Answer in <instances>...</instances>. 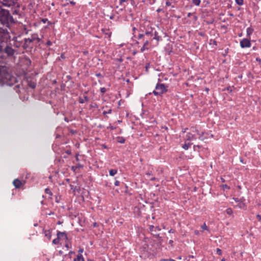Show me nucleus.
<instances>
[{
  "instance_id": "f257e3e1",
  "label": "nucleus",
  "mask_w": 261,
  "mask_h": 261,
  "mask_svg": "<svg viewBox=\"0 0 261 261\" xmlns=\"http://www.w3.org/2000/svg\"><path fill=\"white\" fill-rule=\"evenodd\" d=\"M16 82L15 77L9 73L5 69L0 68V84L11 86Z\"/></svg>"
},
{
  "instance_id": "f03ea898",
  "label": "nucleus",
  "mask_w": 261,
  "mask_h": 261,
  "mask_svg": "<svg viewBox=\"0 0 261 261\" xmlns=\"http://www.w3.org/2000/svg\"><path fill=\"white\" fill-rule=\"evenodd\" d=\"M145 37L147 39H150L151 41L155 40L156 41L155 45H158L159 41L161 40V37L154 29H151L150 31H146L145 35L140 34L139 35L140 39L142 37L145 38Z\"/></svg>"
},
{
  "instance_id": "7ed1b4c3",
  "label": "nucleus",
  "mask_w": 261,
  "mask_h": 261,
  "mask_svg": "<svg viewBox=\"0 0 261 261\" xmlns=\"http://www.w3.org/2000/svg\"><path fill=\"white\" fill-rule=\"evenodd\" d=\"M167 91V87L163 84H157L155 86V90L153 91L154 95H162Z\"/></svg>"
},
{
  "instance_id": "20e7f679",
  "label": "nucleus",
  "mask_w": 261,
  "mask_h": 261,
  "mask_svg": "<svg viewBox=\"0 0 261 261\" xmlns=\"http://www.w3.org/2000/svg\"><path fill=\"white\" fill-rule=\"evenodd\" d=\"M190 130L192 132H195L197 135H199V139L202 141H204L206 139H207L208 138H213V135L212 134H209L208 133H205L203 132H202L201 133H199V131L196 129L194 127H192L190 129Z\"/></svg>"
},
{
  "instance_id": "39448f33",
  "label": "nucleus",
  "mask_w": 261,
  "mask_h": 261,
  "mask_svg": "<svg viewBox=\"0 0 261 261\" xmlns=\"http://www.w3.org/2000/svg\"><path fill=\"white\" fill-rule=\"evenodd\" d=\"M240 46L242 48L250 47L251 43L249 39L244 38L240 41Z\"/></svg>"
},
{
  "instance_id": "423d86ee",
  "label": "nucleus",
  "mask_w": 261,
  "mask_h": 261,
  "mask_svg": "<svg viewBox=\"0 0 261 261\" xmlns=\"http://www.w3.org/2000/svg\"><path fill=\"white\" fill-rule=\"evenodd\" d=\"M35 40H38V41H40V39L38 37L37 35L35 34L32 35L31 38H25L24 41L26 43H30Z\"/></svg>"
},
{
  "instance_id": "0eeeda50",
  "label": "nucleus",
  "mask_w": 261,
  "mask_h": 261,
  "mask_svg": "<svg viewBox=\"0 0 261 261\" xmlns=\"http://www.w3.org/2000/svg\"><path fill=\"white\" fill-rule=\"evenodd\" d=\"M57 236L60 240H67L68 239L67 235L65 232L58 231Z\"/></svg>"
},
{
  "instance_id": "6e6552de",
  "label": "nucleus",
  "mask_w": 261,
  "mask_h": 261,
  "mask_svg": "<svg viewBox=\"0 0 261 261\" xmlns=\"http://www.w3.org/2000/svg\"><path fill=\"white\" fill-rule=\"evenodd\" d=\"M192 133V132L191 131L190 133H188L186 134V140L188 141H192L196 139V138L195 137V134H193Z\"/></svg>"
},
{
  "instance_id": "1a4fd4ad",
  "label": "nucleus",
  "mask_w": 261,
  "mask_h": 261,
  "mask_svg": "<svg viewBox=\"0 0 261 261\" xmlns=\"http://www.w3.org/2000/svg\"><path fill=\"white\" fill-rule=\"evenodd\" d=\"M5 52L8 56H12L14 53V50L11 47L7 46L5 48Z\"/></svg>"
},
{
  "instance_id": "9d476101",
  "label": "nucleus",
  "mask_w": 261,
  "mask_h": 261,
  "mask_svg": "<svg viewBox=\"0 0 261 261\" xmlns=\"http://www.w3.org/2000/svg\"><path fill=\"white\" fill-rule=\"evenodd\" d=\"M13 184L16 188H19L22 185L21 181L18 179H14L13 180Z\"/></svg>"
},
{
  "instance_id": "9b49d317",
  "label": "nucleus",
  "mask_w": 261,
  "mask_h": 261,
  "mask_svg": "<svg viewBox=\"0 0 261 261\" xmlns=\"http://www.w3.org/2000/svg\"><path fill=\"white\" fill-rule=\"evenodd\" d=\"M101 31L102 33L105 35V38L107 36L108 38H110L112 35V32L111 31L107 29H102Z\"/></svg>"
},
{
  "instance_id": "f8f14e48",
  "label": "nucleus",
  "mask_w": 261,
  "mask_h": 261,
  "mask_svg": "<svg viewBox=\"0 0 261 261\" xmlns=\"http://www.w3.org/2000/svg\"><path fill=\"white\" fill-rule=\"evenodd\" d=\"M254 29L252 27H248L246 30V35L247 37H250L252 34Z\"/></svg>"
},
{
  "instance_id": "ddd939ff",
  "label": "nucleus",
  "mask_w": 261,
  "mask_h": 261,
  "mask_svg": "<svg viewBox=\"0 0 261 261\" xmlns=\"http://www.w3.org/2000/svg\"><path fill=\"white\" fill-rule=\"evenodd\" d=\"M43 233L48 240L51 239V234L49 230H44Z\"/></svg>"
},
{
  "instance_id": "4468645a",
  "label": "nucleus",
  "mask_w": 261,
  "mask_h": 261,
  "mask_svg": "<svg viewBox=\"0 0 261 261\" xmlns=\"http://www.w3.org/2000/svg\"><path fill=\"white\" fill-rule=\"evenodd\" d=\"M2 4L5 7H9L11 6V0H3Z\"/></svg>"
},
{
  "instance_id": "2eb2a0df",
  "label": "nucleus",
  "mask_w": 261,
  "mask_h": 261,
  "mask_svg": "<svg viewBox=\"0 0 261 261\" xmlns=\"http://www.w3.org/2000/svg\"><path fill=\"white\" fill-rule=\"evenodd\" d=\"M74 261H85L83 255L81 254H79L77 255V257L74 259Z\"/></svg>"
},
{
  "instance_id": "dca6fc26",
  "label": "nucleus",
  "mask_w": 261,
  "mask_h": 261,
  "mask_svg": "<svg viewBox=\"0 0 261 261\" xmlns=\"http://www.w3.org/2000/svg\"><path fill=\"white\" fill-rule=\"evenodd\" d=\"M192 144L191 143H185L183 145H182V148L185 149V150H188L189 147L191 146Z\"/></svg>"
},
{
  "instance_id": "f3484780",
  "label": "nucleus",
  "mask_w": 261,
  "mask_h": 261,
  "mask_svg": "<svg viewBox=\"0 0 261 261\" xmlns=\"http://www.w3.org/2000/svg\"><path fill=\"white\" fill-rule=\"evenodd\" d=\"M89 100V98L87 96H85L84 97V99L80 98L79 102L81 103H84L85 101H88Z\"/></svg>"
},
{
  "instance_id": "a211bd4d",
  "label": "nucleus",
  "mask_w": 261,
  "mask_h": 261,
  "mask_svg": "<svg viewBox=\"0 0 261 261\" xmlns=\"http://www.w3.org/2000/svg\"><path fill=\"white\" fill-rule=\"evenodd\" d=\"M117 173V170L116 169H111L109 171V174L111 176H113Z\"/></svg>"
},
{
  "instance_id": "6ab92c4d",
  "label": "nucleus",
  "mask_w": 261,
  "mask_h": 261,
  "mask_svg": "<svg viewBox=\"0 0 261 261\" xmlns=\"http://www.w3.org/2000/svg\"><path fill=\"white\" fill-rule=\"evenodd\" d=\"M200 2H201L200 0H193L192 1L193 4L196 6H199Z\"/></svg>"
},
{
  "instance_id": "aec40b11",
  "label": "nucleus",
  "mask_w": 261,
  "mask_h": 261,
  "mask_svg": "<svg viewBox=\"0 0 261 261\" xmlns=\"http://www.w3.org/2000/svg\"><path fill=\"white\" fill-rule=\"evenodd\" d=\"M238 206L239 207V208H243L245 207V204L244 202H241V201H239L238 202Z\"/></svg>"
},
{
  "instance_id": "412c9836",
  "label": "nucleus",
  "mask_w": 261,
  "mask_h": 261,
  "mask_svg": "<svg viewBox=\"0 0 261 261\" xmlns=\"http://www.w3.org/2000/svg\"><path fill=\"white\" fill-rule=\"evenodd\" d=\"M201 228L202 230L210 231L209 228L207 227L205 223L202 225H201Z\"/></svg>"
},
{
  "instance_id": "4be33fe9",
  "label": "nucleus",
  "mask_w": 261,
  "mask_h": 261,
  "mask_svg": "<svg viewBox=\"0 0 261 261\" xmlns=\"http://www.w3.org/2000/svg\"><path fill=\"white\" fill-rule=\"evenodd\" d=\"M59 242H60V239H59V238L57 237V239L53 240V243L54 244H58L59 243Z\"/></svg>"
},
{
  "instance_id": "5701e85b",
  "label": "nucleus",
  "mask_w": 261,
  "mask_h": 261,
  "mask_svg": "<svg viewBox=\"0 0 261 261\" xmlns=\"http://www.w3.org/2000/svg\"><path fill=\"white\" fill-rule=\"evenodd\" d=\"M235 1L236 3L240 6H241L243 4V0H235Z\"/></svg>"
},
{
  "instance_id": "b1692460",
  "label": "nucleus",
  "mask_w": 261,
  "mask_h": 261,
  "mask_svg": "<svg viewBox=\"0 0 261 261\" xmlns=\"http://www.w3.org/2000/svg\"><path fill=\"white\" fill-rule=\"evenodd\" d=\"M125 140L123 138L119 137L118 141L120 143H124L125 142Z\"/></svg>"
},
{
  "instance_id": "393cba45",
  "label": "nucleus",
  "mask_w": 261,
  "mask_h": 261,
  "mask_svg": "<svg viewBox=\"0 0 261 261\" xmlns=\"http://www.w3.org/2000/svg\"><path fill=\"white\" fill-rule=\"evenodd\" d=\"M45 192L46 194H49L50 196H52L53 194L50 190L48 188H46L45 190Z\"/></svg>"
},
{
  "instance_id": "a878e982",
  "label": "nucleus",
  "mask_w": 261,
  "mask_h": 261,
  "mask_svg": "<svg viewBox=\"0 0 261 261\" xmlns=\"http://www.w3.org/2000/svg\"><path fill=\"white\" fill-rule=\"evenodd\" d=\"M226 213H227V214H228L229 215H232V213H233L232 210L231 208H227L226 210Z\"/></svg>"
},
{
  "instance_id": "bb28decb",
  "label": "nucleus",
  "mask_w": 261,
  "mask_h": 261,
  "mask_svg": "<svg viewBox=\"0 0 261 261\" xmlns=\"http://www.w3.org/2000/svg\"><path fill=\"white\" fill-rule=\"evenodd\" d=\"M148 48L146 46H144L143 45L142 47L141 48V52L143 53L145 50H147Z\"/></svg>"
},
{
  "instance_id": "cd10ccee",
  "label": "nucleus",
  "mask_w": 261,
  "mask_h": 261,
  "mask_svg": "<svg viewBox=\"0 0 261 261\" xmlns=\"http://www.w3.org/2000/svg\"><path fill=\"white\" fill-rule=\"evenodd\" d=\"M149 44V40L148 39L146 38V40L143 43L144 46H147Z\"/></svg>"
},
{
  "instance_id": "c85d7f7f",
  "label": "nucleus",
  "mask_w": 261,
  "mask_h": 261,
  "mask_svg": "<svg viewBox=\"0 0 261 261\" xmlns=\"http://www.w3.org/2000/svg\"><path fill=\"white\" fill-rule=\"evenodd\" d=\"M216 252L217 253L219 254V255H221L222 254V251L219 248H217L216 249Z\"/></svg>"
},
{
  "instance_id": "c756f323",
  "label": "nucleus",
  "mask_w": 261,
  "mask_h": 261,
  "mask_svg": "<svg viewBox=\"0 0 261 261\" xmlns=\"http://www.w3.org/2000/svg\"><path fill=\"white\" fill-rule=\"evenodd\" d=\"M162 261H175L174 259H171V258H166V259H162Z\"/></svg>"
},
{
  "instance_id": "7c9ffc66",
  "label": "nucleus",
  "mask_w": 261,
  "mask_h": 261,
  "mask_svg": "<svg viewBox=\"0 0 261 261\" xmlns=\"http://www.w3.org/2000/svg\"><path fill=\"white\" fill-rule=\"evenodd\" d=\"M106 91V89L104 87L100 88V92L101 93H105Z\"/></svg>"
},
{
  "instance_id": "2f4dec72",
  "label": "nucleus",
  "mask_w": 261,
  "mask_h": 261,
  "mask_svg": "<svg viewBox=\"0 0 261 261\" xmlns=\"http://www.w3.org/2000/svg\"><path fill=\"white\" fill-rule=\"evenodd\" d=\"M120 182L118 180H116L114 182V185L116 186H118L119 185Z\"/></svg>"
},
{
  "instance_id": "473e14b6",
  "label": "nucleus",
  "mask_w": 261,
  "mask_h": 261,
  "mask_svg": "<svg viewBox=\"0 0 261 261\" xmlns=\"http://www.w3.org/2000/svg\"><path fill=\"white\" fill-rule=\"evenodd\" d=\"M166 5L167 6H170L171 5V3L169 1H167L166 2Z\"/></svg>"
},
{
  "instance_id": "72a5a7b5",
  "label": "nucleus",
  "mask_w": 261,
  "mask_h": 261,
  "mask_svg": "<svg viewBox=\"0 0 261 261\" xmlns=\"http://www.w3.org/2000/svg\"><path fill=\"white\" fill-rule=\"evenodd\" d=\"M61 59H65V55H64V54H62L61 55V56H60V58H59V60H60V59H61Z\"/></svg>"
},
{
  "instance_id": "f704fd0d",
  "label": "nucleus",
  "mask_w": 261,
  "mask_h": 261,
  "mask_svg": "<svg viewBox=\"0 0 261 261\" xmlns=\"http://www.w3.org/2000/svg\"><path fill=\"white\" fill-rule=\"evenodd\" d=\"M194 233H195V234L196 235H197V236H198V235H199V231H198V230H195L194 231Z\"/></svg>"
},
{
  "instance_id": "c9c22d12",
  "label": "nucleus",
  "mask_w": 261,
  "mask_h": 261,
  "mask_svg": "<svg viewBox=\"0 0 261 261\" xmlns=\"http://www.w3.org/2000/svg\"><path fill=\"white\" fill-rule=\"evenodd\" d=\"M111 110H109L107 112H103V114H110L111 113Z\"/></svg>"
},
{
  "instance_id": "e433bc0d",
  "label": "nucleus",
  "mask_w": 261,
  "mask_h": 261,
  "mask_svg": "<svg viewBox=\"0 0 261 261\" xmlns=\"http://www.w3.org/2000/svg\"><path fill=\"white\" fill-rule=\"evenodd\" d=\"M256 61L257 62H259L260 63H261V58H256Z\"/></svg>"
},
{
  "instance_id": "4c0bfd02",
  "label": "nucleus",
  "mask_w": 261,
  "mask_h": 261,
  "mask_svg": "<svg viewBox=\"0 0 261 261\" xmlns=\"http://www.w3.org/2000/svg\"><path fill=\"white\" fill-rule=\"evenodd\" d=\"M77 167V168H83V165H82L81 164H78L76 166Z\"/></svg>"
},
{
  "instance_id": "58836bf2",
  "label": "nucleus",
  "mask_w": 261,
  "mask_h": 261,
  "mask_svg": "<svg viewBox=\"0 0 261 261\" xmlns=\"http://www.w3.org/2000/svg\"><path fill=\"white\" fill-rule=\"evenodd\" d=\"M169 233H174V230L172 229H170L169 230Z\"/></svg>"
},
{
  "instance_id": "ea45409f",
  "label": "nucleus",
  "mask_w": 261,
  "mask_h": 261,
  "mask_svg": "<svg viewBox=\"0 0 261 261\" xmlns=\"http://www.w3.org/2000/svg\"><path fill=\"white\" fill-rule=\"evenodd\" d=\"M47 45H50L51 44V42L50 41H48L46 43Z\"/></svg>"
},
{
  "instance_id": "a19ab883",
  "label": "nucleus",
  "mask_w": 261,
  "mask_h": 261,
  "mask_svg": "<svg viewBox=\"0 0 261 261\" xmlns=\"http://www.w3.org/2000/svg\"><path fill=\"white\" fill-rule=\"evenodd\" d=\"M76 169H77V167L76 166H73V167H72V169L73 170L75 171Z\"/></svg>"
},
{
  "instance_id": "79ce46f5",
  "label": "nucleus",
  "mask_w": 261,
  "mask_h": 261,
  "mask_svg": "<svg viewBox=\"0 0 261 261\" xmlns=\"http://www.w3.org/2000/svg\"><path fill=\"white\" fill-rule=\"evenodd\" d=\"M223 187L224 188H227V189H229V187H228L226 185H223Z\"/></svg>"
},
{
  "instance_id": "37998d69",
  "label": "nucleus",
  "mask_w": 261,
  "mask_h": 261,
  "mask_svg": "<svg viewBox=\"0 0 261 261\" xmlns=\"http://www.w3.org/2000/svg\"><path fill=\"white\" fill-rule=\"evenodd\" d=\"M65 247L68 249L69 248V245L68 244H66L65 245Z\"/></svg>"
},
{
  "instance_id": "c03bdc74",
  "label": "nucleus",
  "mask_w": 261,
  "mask_h": 261,
  "mask_svg": "<svg viewBox=\"0 0 261 261\" xmlns=\"http://www.w3.org/2000/svg\"><path fill=\"white\" fill-rule=\"evenodd\" d=\"M83 249H80L79 250V252L82 253L83 252Z\"/></svg>"
},
{
  "instance_id": "a18cd8bd",
  "label": "nucleus",
  "mask_w": 261,
  "mask_h": 261,
  "mask_svg": "<svg viewBox=\"0 0 261 261\" xmlns=\"http://www.w3.org/2000/svg\"><path fill=\"white\" fill-rule=\"evenodd\" d=\"M257 217L259 218V220H261V216L260 215H257Z\"/></svg>"
},
{
  "instance_id": "49530a36",
  "label": "nucleus",
  "mask_w": 261,
  "mask_h": 261,
  "mask_svg": "<svg viewBox=\"0 0 261 261\" xmlns=\"http://www.w3.org/2000/svg\"><path fill=\"white\" fill-rule=\"evenodd\" d=\"M70 3L72 5H75V2H73V1H71L70 2Z\"/></svg>"
},
{
  "instance_id": "de8ad7c7",
  "label": "nucleus",
  "mask_w": 261,
  "mask_h": 261,
  "mask_svg": "<svg viewBox=\"0 0 261 261\" xmlns=\"http://www.w3.org/2000/svg\"><path fill=\"white\" fill-rule=\"evenodd\" d=\"M125 2V0H120V4H122V3Z\"/></svg>"
},
{
  "instance_id": "09e8293b",
  "label": "nucleus",
  "mask_w": 261,
  "mask_h": 261,
  "mask_svg": "<svg viewBox=\"0 0 261 261\" xmlns=\"http://www.w3.org/2000/svg\"><path fill=\"white\" fill-rule=\"evenodd\" d=\"M234 199L235 200V201H236V202H239L240 201L239 200L238 198H235V199Z\"/></svg>"
},
{
  "instance_id": "8fccbe9b",
  "label": "nucleus",
  "mask_w": 261,
  "mask_h": 261,
  "mask_svg": "<svg viewBox=\"0 0 261 261\" xmlns=\"http://www.w3.org/2000/svg\"><path fill=\"white\" fill-rule=\"evenodd\" d=\"M169 243V244H172L173 243V241L172 240H170Z\"/></svg>"
},
{
  "instance_id": "3c124183",
  "label": "nucleus",
  "mask_w": 261,
  "mask_h": 261,
  "mask_svg": "<svg viewBox=\"0 0 261 261\" xmlns=\"http://www.w3.org/2000/svg\"><path fill=\"white\" fill-rule=\"evenodd\" d=\"M76 161H79L78 155H76Z\"/></svg>"
},
{
  "instance_id": "603ef678",
  "label": "nucleus",
  "mask_w": 261,
  "mask_h": 261,
  "mask_svg": "<svg viewBox=\"0 0 261 261\" xmlns=\"http://www.w3.org/2000/svg\"><path fill=\"white\" fill-rule=\"evenodd\" d=\"M47 20V19H43L42 21H43V22H45Z\"/></svg>"
},
{
  "instance_id": "864d4df0",
  "label": "nucleus",
  "mask_w": 261,
  "mask_h": 261,
  "mask_svg": "<svg viewBox=\"0 0 261 261\" xmlns=\"http://www.w3.org/2000/svg\"><path fill=\"white\" fill-rule=\"evenodd\" d=\"M221 261H225V259L224 258H223L222 259H221Z\"/></svg>"
},
{
  "instance_id": "5fc2aeb1",
  "label": "nucleus",
  "mask_w": 261,
  "mask_h": 261,
  "mask_svg": "<svg viewBox=\"0 0 261 261\" xmlns=\"http://www.w3.org/2000/svg\"><path fill=\"white\" fill-rule=\"evenodd\" d=\"M96 75L97 76H100V73L97 74Z\"/></svg>"
},
{
  "instance_id": "6e6d98bb",
  "label": "nucleus",
  "mask_w": 261,
  "mask_h": 261,
  "mask_svg": "<svg viewBox=\"0 0 261 261\" xmlns=\"http://www.w3.org/2000/svg\"><path fill=\"white\" fill-rule=\"evenodd\" d=\"M64 120H65V121H68V120H67V118H65Z\"/></svg>"
},
{
  "instance_id": "4d7b16f0",
  "label": "nucleus",
  "mask_w": 261,
  "mask_h": 261,
  "mask_svg": "<svg viewBox=\"0 0 261 261\" xmlns=\"http://www.w3.org/2000/svg\"><path fill=\"white\" fill-rule=\"evenodd\" d=\"M221 180H222V182H224V180L223 179V178H221Z\"/></svg>"
},
{
  "instance_id": "13d9d810",
  "label": "nucleus",
  "mask_w": 261,
  "mask_h": 261,
  "mask_svg": "<svg viewBox=\"0 0 261 261\" xmlns=\"http://www.w3.org/2000/svg\"><path fill=\"white\" fill-rule=\"evenodd\" d=\"M32 87L33 88H34L35 87V86H34V85L33 86H32Z\"/></svg>"
},
{
  "instance_id": "bf43d9fd",
  "label": "nucleus",
  "mask_w": 261,
  "mask_h": 261,
  "mask_svg": "<svg viewBox=\"0 0 261 261\" xmlns=\"http://www.w3.org/2000/svg\"><path fill=\"white\" fill-rule=\"evenodd\" d=\"M133 30H134V31L136 30V28H133Z\"/></svg>"
},
{
  "instance_id": "052dcab7",
  "label": "nucleus",
  "mask_w": 261,
  "mask_h": 261,
  "mask_svg": "<svg viewBox=\"0 0 261 261\" xmlns=\"http://www.w3.org/2000/svg\"><path fill=\"white\" fill-rule=\"evenodd\" d=\"M147 175H150L149 173H147Z\"/></svg>"
},
{
  "instance_id": "680f3d73",
  "label": "nucleus",
  "mask_w": 261,
  "mask_h": 261,
  "mask_svg": "<svg viewBox=\"0 0 261 261\" xmlns=\"http://www.w3.org/2000/svg\"><path fill=\"white\" fill-rule=\"evenodd\" d=\"M230 15L231 16H233V15L232 14H230Z\"/></svg>"
},
{
  "instance_id": "e2e57ef3",
  "label": "nucleus",
  "mask_w": 261,
  "mask_h": 261,
  "mask_svg": "<svg viewBox=\"0 0 261 261\" xmlns=\"http://www.w3.org/2000/svg\"><path fill=\"white\" fill-rule=\"evenodd\" d=\"M208 89L207 88L206 89V91H208Z\"/></svg>"
},
{
  "instance_id": "0e129e2a",
  "label": "nucleus",
  "mask_w": 261,
  "mask_h": 261,
  "mask_svg": "<svg viewBox=\"0 0 261 261\" xmlns=\"http://www.w3.org/2000/svg\"><path fill=\"white\" fill-rule=\"evenodd\" d=\"M153 1H154V2H155V0H153Z\"/></svg>"
},
{
  "instance_id": "69168bd1",
  "label": "nucleus",
  "mask_w": 261,
  "mask_h": 261,
  "mask_svg": "<svg viewBox=\"0 0 261 261\" xmlns=\"http://www.w3.org/2000/svg\"><path fill=\"white\" fill-rule=\"evenodd\" d=\"M88 261H91V260H88Z\"/></svg>"
}]
</instances>
